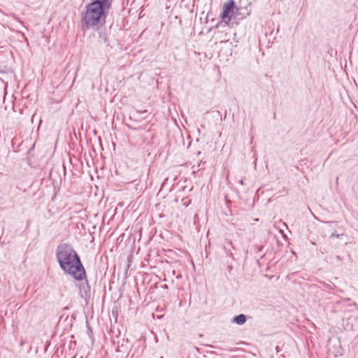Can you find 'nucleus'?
<instances>
[{
	"label": "nucleus",
	"instance_id": "1",
	"mask_svg": "<svg viewBox=\"0 0 358 358\" xmlns=\"http://www.w3.org/2000/svg\"><path fill=\"white\" fill-rule=\"evenodd\" d=\"M55 257L61 269L75 280L83 281L87 277L80 256L71 244H59L56 248Z\"/></svg>",
	"mask_w": 358,
	"mask_h": 358
},
{
	"label": "nucleus",
	"instance_id": "2",
	"mask_svg": "<svg viewBox=\"0 0 358 358\" xmlns=\"http://www.w3.org/2000/svg\"><path fill=\"white\" fill-rule=\"evenodd\" d=\"M113 0H91L82 14L83 28L97 30L103 26Z\"/></svg>",
	"mask_w": 358,
	"mask_h": 358
},
{
	"label": "nucleus",
	"instance_id": "3",
	"mask_svg": "<svg viewBox=\"0 0 358 358\" xmlns=\"http://www.w3.org/2000/svg\"><path fill=\"white\" fill-rule=\"evenodd\" d=\"M242 9V7L236 6L234 0H229L223 6L221 17L223 20L228 18L231 20L232 18H234L236 13H239Z\"/></svg>",
	"mask_w": 358,
	"mask_h": 358
},
{
	"label": "nucleus",
	"instance_id": "4",
	"mask_svg": "<svg viewBox=\"0 0 358 358\" xmlns=\"http://www.w3.org/2000/svg\"><path fill=\"white\" fill-rule=\"evenodd\" d=\"M327 345L329 350H331V347L334 348V350L333 351V352L335 354L336 356L338 355H342L343 349L341 346V341L339 337H330L328 340Z\"/></svg>",
	"mask_w": 358,
	"mask_h": 358
},
{
	"label": "nucleus",
	"instance_id": "5",
	"mask_svg": "<svg viewBox=\"0 0 358 358\" xmlns=\"http://www.w3.org/2000/svg\"><path fill=\"white\" fill-rule=\"evenodd\" d=\"M84 280H85L80 284L79 289L81 297L87 300L91 296V288L86 278Z\"/></svg>",
	"mask_w": 358,
	"mask_h": 358
},
{
	"label": "nucleus",
	"instance_id": "6",
	"mask_svg": "<svg viewBox=\"0 0 358 358\" xmlns=\"http://www.w3.org/2000/svg\"><path fill=\"white\" fill-rule=\"evenodd\" d=\"M242 10L239 13H236V15H234V19H243L246 17V16L249 15L250 13V10H248L247 7H242Z\"/></svg>",
	"mask_w": 358,
	"mask_h": 358
},
{
	"label": "nucleus",
	"instance_id": "7",
	"mask_svg": "<svg viewBox=\"0 0 358 358\" xmlns=\"http://www.w3.org/2000/svg\"><path fill=\"white\" fill-rule=\"evenodd\" d=\"M232 321L237 324L242 325L246 322V316L244 314H239L234 317Z\"/></svg>",
	"mask_w": 358,
	"mask_h": 358
},
{
	"label": "nucleus",
	"instance_id": "8",
	"mask_svg": "<svg viewBox=\"0 0 358 358\" xmlns=\"http://www.w3.org/2000/svg\"><path fill=\"white\" fill-rule=\"evenodd\" d=\"M107 41L106 36L105 34H99V42L106 43Z\"/></svg>",
	"mask_w": 358,
	"mask_h": 358
},
{
	"label": "nucleus",
	"instance_id": "9",
	"mask_svg": "<svg viewBox=\"0 0 358 358\" xmlns=\"http://www.w3.org/2000/svg\"><path fill=\"white\" fill-rule=\"evenodd\" d=\"M147 113L146 110H136L134 113V117H138V115H141V114H144V113Z\"/></svg>",
	"mask_w": 358,
	"mask_h": 358
},
{
	"label": "nucleus",
	"instance_id": "10",
	"mask_svg": "<svg viewBox=\"0 0 358 358\" xmlns=\"http://www.w3.org/2000/svg\"><path fill=\"white\" fill-rule=\"evenodd\" d=\"M223 249L224 250V252H226L227 256L233 257V254L229 250H227V247L224 246Z\"/></svg>",
	"mask_w": 358,
	"mask_h": 358
},
{
	"label": "nucleus",
	"instance_id": "11",
	"mask_svg": "<svg viewBox=\"0 0 358 358\" xmlns=\"http://www.w3.org/2000/svg\"><path fill=\"white\" fill-rule=\"evenodd\" d=\"M340 237V234H337L336 232H334L331 234V235L330 236V238H339Z\"/></svg>",
	"mask_w": 358,
	"mask_h": 358
},
{
	"label": "nucleus",
	"instance_id": "12",
	"mask_svg": "<svg viewBox=\"0 0 358 358\" xmlns=\"http://www.w3.org/2000/svg\"><path fill=\"white\" fill-rule=\"evenodd\" d=\"M256 248L257 249V252H262V250L263 249L262 246H257V245H256Z\"/></svg>",
	"mask_w": 358,
	"mask_h": 358
},
{
	"label": "nucleus",
	"instance_id": "13",
	"mask_svg": "<svg viewBox=\"0 0 358 358\" xmlns=\"http://www.w3.org/2000/svg\"><path fill=\"white\" fill-rule=\"evenodd\" d=\"M62 318H63V315L60 316V317H59V322H58V325H59H59H61Z\"/></svg>",
	"mask_w": 358,
	"mask_h": 358
},
{
	"label": "nucleus",
	"instance_id": "14",
	"mask_svg": "<svg viewBox=\"0 0 358 358\" xmlns=\"http://www.w3.org/2000/svg\"><path fill=\"white\" fill-rule=\"evenodd\" d=\"M239 183H240L241 185H244V181H243V180H240Z\"/></svg>",
	"mask_w": 358,
	"mask_h": 358
},
{
	"label": "nucleus",
	"instance_id": "15",
	"mask_svg": "<svg viewBox=\"0 0 358 358\" xmlns=\"http://www.w3.org/2000/svg\"><path fill=\"white\" fill-rule=\"evenodd\" d=\"M124 338H122V346L124 345Z\"/></svg>",
	"mask_w": 358,
	"mask_h": 358
},
{
	"label": "nucleus",
	"instance_id": "16",
	"mask_svg": "<svg viewBox=\"0 0 358 358\" xmlns=\"http://www.w3.org/2000/svg\"><path fill=\"white\" fill-rule=\"evenodd\" d=\"M228 243H229L231 246H232V243H231V241H229V242H228Z\"/></svg>",
	"mask_w": 358,
	"mask_h": 358
},
{
	"label": "nucleus",
	"instance_id": "17",
	"mask_svg": "<svg viewBox=\"0 0 358 358\" xmlns=\"http://www.w3.org/2000/svg\"><path fill=\"white\" fill-rule=\"evenodd\" d=\"M126 341H127V343L129 342L128 338H126Z\"/></svg>",
	"mask_w": 358,
	"mask_h": 358
},
{
	"label": "nucleus",
	"instance_id": "18",
	"mask_svg": "<svg viewBox=\"0 0 358 358\" xmlns=\"http://www.w3.org/2000/svg\"><path fill=\"white\" fill-rule=\"evenodd\" d=\"M161 358H163V357H161Z\"/></svg>",
	"mask_w": 358,
	"mask_h": 358
}]
</instances>
